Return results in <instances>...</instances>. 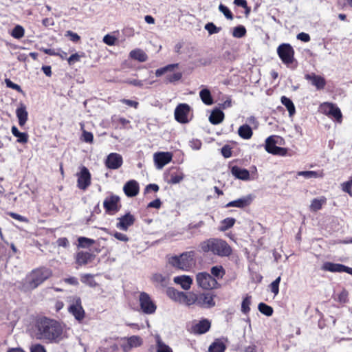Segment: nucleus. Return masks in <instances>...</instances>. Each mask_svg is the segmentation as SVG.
I'll return each mask as SVG.
<instances>
[{
	"mask_svg": "<svg viewBox=\"0 0 352 352\" xmlns=\"http://www.w3.org/2000/svg\"><path fill=\"white\" fill-rule=\"evenodd\" d=\"M130 57L140 62H145L148 58L146 54L140 49L132 50L130 52Z\"/></svg>",
	"mask_w": 352,
	"mask_h": 352,
	"instance_id": "36",
	"label": "nucleus"
},
{
	"mask_svg": "<svg viewBox=\"0 0 352 352\" xmlns=\"http://www.w3.org/2000/svg\"><path fill=\"white\" fill-rule=\"evenodd\" d=\"M5 82L8 87L16 90L18 92L22 91L21 87L19 85L14 83L11 80L6 78Z\"/></svg>",
	"mask_w": 352,
	"mask_h": 352,
	"instance_id": "56",
	"label": "nucleus"
},
{
	"mask_svg": "<svg viewBox=\"0 0 352 352\" xmlns=\"http://www.w3.org/2000/svg\"><path fill=\"white\" fill-rule=\"evenodd\" d=\"M322 270L331 272H346L352 275V268L340 263L325 262L322 266Z\"/></svg>",
	"mask_w": 352,
	"mask_h": 352,
	"instance_id": "18",
	"label": "nucleus"
},
{
	"mask_svg": "<svg viewBox=\"0 0 352 352\" xmlns=\"http://www.w3.org/2000/svg\"><path fill=\"white\" fill-rule=\"evenodd\" d=\"M33 331L36 339L46 340L50 343H58L66 337L65 325L45 316L36 320Z\"/></svg>",
	"mask_w": 352,
	"mask_h": 352,
	"instance_id": "1",
	"label": "nucleus"
},
{
	"mask_svg": "<svg viewBox=\"0 0 352 352\" xmlns=\"http://www.w3.org/2000/svg\"><path fill=\"white\" fill-rule=\"evenodd\" d=\"M210 272L212 276L218 279L222 278L226 274L225 270L221 265L213 266L210 270Z\"/></svg>",
	"mask_w": 352,
	"mask_h": 352,
	"instance_id": "41",
	"label": "nucleus"
},
{
	"mask_svg": "<svg viewBox=\"0 0 352 352\" xmlns=\"http://www.w3.org/2000/svg\"><path fill=\"white\" fill-rule=\"evenodd\" d=\"M105 212L109 215H114L121 208L120 198L116 195L107 197L103 202Z\"/></svg>",
	"mask_w": 352,
	"mask_h": 352,
	"instance_id": "10",
	"label": "nucleus"
},
{
	"mask_svg": "<svg viewBox=\"0 0 352 352\" xmlns=\"http://www.w3.org/2000/svg\"><path fill=\"white\" fill-rule=\"evenodd\" d=\"M123 190L127 197H133L138 195L140 186L137 181L132 179L124 185Z\"/></svg>",
	"mask_w": 352,
	"mask_h": 352,
	"instance_id": "22",
	"label": "nucleus"
},
{
	"mask_svg": "<svg viewBox=\"0 0 352 352\" xmlns=\"http://www.w3.org/2000/svg\"><path fill=\"white\" fill-rule=\"evenodd\" d=\"M199 96L202 102L206 105H210L213 103L212 97L210 90L208 89H204L200 91Z\"/></svg>",
	"mask_w": 352,
	"mask_h": 352,
	"instance_id": "38",
	"label": "nucleus"
},
{
	"mask_svg": "<svg viewBox=\"0 0 352 352\" xmlns=\"http://www.w3.org/2000/svg\"><path fill=\"white\" fill-rule=\"evenodd\" d=\"M184 178L183 172L177 167H171L165 173V180L170 184H179Z\"/></svg>",
	"mask_w": 352,
	"mask_h": 352,
	"instance_id": "12",
	"label": "nucleus"
},
{
	"mask_svg": "<svg viewBox=\"0 0 352 352\" xmlns=\"http://www.w3.org/2000/svg\"><path fill=\"white\" fill-rule=\"evenodd\" d=\"M182 298L179 302L185 303L187 305H192L196 304L197 294L193 292L185 293L180 294Z\"/></svg>",
	"mask_w": 352,
	"mask_h": 352,
	"instance_id": "33",
	"label": "nucleus"
},
{
	"mask_svg": "<svg viewBox=\"0 0 352 352\" xmlns=\"http://www.w3.org/2000/svg\"><path fill=\"white\" fill-rule=\"evenodd\" d=\"M342 186L343 191L347 192L348 194H349L351 196L352 195V192H351V186H352L351 177H350L349 181L343 183Z\"/></svg>",
	"mask_w": 352,
	"mask_h": 352,
	"instance_id": "60",
	"label": "nucleus"
},
{
	"mask_svg": "<svg viewBox=\"0 0 352 352\" xmlns=\"http://www.w3.org/2000/svg\"><path fill=\"white\" fill-rule=\"evenodd\" d=\"M85 56L84 53H82L81 55L78 53H75L72 54L68 58L67 62L69 65H73L76 63L79 62L80 60V58Z\"/></svg>",
	"mask_w": 352,
	"mask_h": 352,
	"instance_id": "55",
	"label": "nucleus"
},
{
	"mask_svg": "<svg viewBox=\"0 0 352 352\" xmlns=\"http://www.w3.org/2000/svg\"><path fill=\"white\" fill-rule=\"evenodd\" d=\"M235 222H236V219L232 217H227V218L224 219L221 221V230L226 231V230L231 228L232 227H233Z\"/></svg>",
	"mask_w": 352,
	"mask_h": 352,
	"instance_id": "44",
	"label": "nucleus"
},
{
	"mask_svg": "<svg viewBox=\"0 0 352 352\" xmlns=\"http://www.w3.org/2000/svg\"><path fill=\"white\" fill-rule=\"evenodd\" d=\"M277 54L282 63L288 68L294 69L298 66V61L295 58V51L289 43H281L276 49Z\"/></svg>",
	"mask_w": 352,
	"mask_h": 352,
	"instance_id": "5",
	"label": "nucleus"
},
{
	"mask_svg": "<svg viewBox=\"0 0 352 352\" xmlns=\"http://www.w3.org/2000/svg\"><path fill=\"white\" fill-rule=\"evenodd\" d=\"M70 302L71 304L68 307V312L77 321L81 322L85 318V311L82 305L81 298L79 296H73Z\"/></svg>",
	"mask_w": 352,
	"mask_h": 352,
	"instance_id": "8",
	"label": "nucleus"
},
{
	"mask_svg": "<svg viewBox=\"0 0 352 352\" xmlns=\"http://www.w3.org/2000/svg\"><path fill=\"white\" fill-rule=\"evenodd\" d=\"M16 114L19 120V124L21 126H24L28 118V113L25 106L22 104L20 107L17 108Z\"/></svg>",
	"mask_w": 352,
	"mask_h": 352,
	"instance_id": "27",
	"label": "nucleus"
},
{
	"mask_svg": "<svg viewBox=\"0 0 352 352\" xmlns=\"http://www.w3.org/2000/svg\"><path fill=\"white\" fill-rule=\"evenodd\" d=\"M152 280L154 283H160L162 285H164L166 282L165 278L160 274H154Z\"/></svg>",
	"mask_w": 352,
	"mask_h": 352,
	"instance_id": "59",
	"label": "nucleus"
},
{
	"mask_svg": "<svg viewBox=\"0 0 352 352\" xmlns=\"http://www.w3.org/2000/svg\"><path fill=\"white\" fill-rule=\"evenodd\" d=\"M219 10L224 14V16L230 20H232L234 16L232 12L229 10L228 7L223 4H220L219 6Z\"/></svg>",
	"mask_w": 352,
	"mask_h": 352,
	"instance_id": "54",
	"label": "nucleus"
},
{
	"mask_svg": "<svg viewBox=\"0 0 352 352\" xmlns=\"http://www.w3.org/2000/svg\"><path fill=\"white\" fill-rule=\"evenodd\" d=\"M205 29L210 34H213L219 32L221 30V28L217 27L213 23H208L205 25Z\"/></svg>",
	"mask_w": 352,
	"mask_h": 352,
	"instance_id": "52",
	"label": "nucleus"
},
{
	"mask_svg": "<svg viewBox=\"0 0 352 352\" xmlns=\"http://www.w3.org/2000/svg\"><path fill=\"white\" fill-rule=\"evenodd\" d=\"M80 140L86 143L92 144L94 142V135L91 132L83 130Z\"/></svg>",
	"mask_w": 352,
	"mask_h": 352,
	"instance_id": "50",
	"label": "nucleus"
},
{
	"mask_svg": "<svg viewBox=\"0 0 352 352\" xmlns=\"http://www.w3.org/2000/svg\"><path fill=\"white\" fill-rule=\"evenodd\" d=\"M246 29L242 25H239L233 29L232 36L235 38H242L246 34Z\"/></svg>",
	"mask_w": 352,
	"mask_h": 352,
	"instance_id": "46",
	"label": "nucleus"
},
{
	"mask_svg": "<svg viewBox=\"0 0 352 352\" xmlns=\"http://www.w3.org/2000/svg\"><path fill=\"white\" fill-rule=\"evenodd\" d=\"M230 171L232 175L239 179L248 181L250 178V172L245 168L233 166L231 167Z\"/></svg>",
	"mask_w": 352,
	"mask_h": 352,
	"instance_id": "25",
	"label": "nucleus"
},
{
	"mask_svg": "<svg viewBox=\"0 0 352 352\" xmlns=\"http://www.w3.org/2000/svg\"><path fill=\"white\" fill-rule=\"evenodd\" d=\"M190 111V107L188 104L182 103L177 106L175 110V120L182 124H186L189 122L188 116Z\"/></svg>",
	"mask_w": 352,
	"mask_h": 352,
	"instance_id": "13",
	"label": "nucleus"
},
{
	"mask_svg": "<svg viewBox=\"0 0 352 352\" xmlns=\"http://www.w3.org/2000/svg\"><path fill=\"white\" fill-rule=\"evenodd\" d=\"M239 135L244 139L249 140L253 135L252 128L248 124H243L238 129Z\"/></svg>",
	"mask_w": 352,
	"mask_h": 352,
	"instance_id": "32",
	"label": "nucleus"
},
{
	"mask_svg": "<svg viewBox=\"0 0 352 352\" xmlns=\"http://www.w3.org/2000/svg\"><path fill=\"white\" fill-rule=\"evenodd\" d=\"M319 109L321 113L329 117L333 118L338 122H342V112L336 104L324 102L320 105Z\"/></svg>",
	"mask_w": 352,
	"mask_h": 352,
	"instance_id": "9",
	"label": "nucleus"
},
{
	"mask_svg": "<svg viewBox=\"0 0 352 352\" xmlns=\"http://www.w3.org/2000/svg\"><path fill=\"white\" fill-rule=\"evenodd\" d=\"M297 175L303 176L305 178H322L324 175L323 170L314 171V170H305L298 171Z\"/></svg>",
	"mask_w": 352,
	"mask_h": 352,
	"instance_id": "34",
	"label": "nucleus"
},
{
	"mask_svg": "<svg viewBox=\"0 0 352 352\" xmlns=\"http://www.w3.org/2000/svg\"><path fill=\"white\" fill-rule=\"evenodd\" d=\"M77 186L81 190H86L91 185V176L85 166L81 168L80 172L78 173Z\"/></svg>",
	"mask_w": 352,
	"mask_h": 352,
	"instance_id": "14",
	"label": "nucleus"
},
{
	"mask_svg": "<svg viewBox=\"0 0 352 352\" xmlns=\"http://www.w3.org/2000/svg\"><path fill=\"white\" fill-rule=\"evenodd\" d=\"M24 34H25L24 28L21 25H17L12 30L11 36L12 37H14V38L20 39L22 37H23Z\"/></svg>",
	"mask_w": 352,
	"mask_h": 352,
	"instance_id": "45",
	"label": "nucleus"
},
{
	"mask_svg": "<svg viewBox=\"0 0 352 352\" xmlns=\"http://www.w3.org/2000/svg\"><path fill=\"white\" fill-rule=\"evenodd\" d=\"M223 119H224L223 112L221 110L218 109H214L212 111V113L209 117V120H210V123H212V124H219L221 122H222Z\"/></svg>",
	"mask_w": 352,
	"mask_h": 352,
	"instance_id": "28",
	"label": "nucleus"
},
{
	"mask_svg": "<svg viewBox=\"0 0 352 352\" xmlns=\"http://www.w3.org/2000/svg\"><path fill=\"white\" fill-rule=\"evenodd\" d=\"M216 296L210 293H200L197 294L196 305L201 307L211 308L215 306L214 298Z\"/></svg>",
	"mask_w": 352,
	"mask_h": 352,
	"instance_id": "15",
	"label": "nucleus"
},
{
	"mask_svg": "<svg viewBox=\"0 0 352 352\" xmlns=\"http://www.w3.org/2000/svg\"><path fill=\"white\" fill-rule=\"evenodd\" d=\"M258 309L261 313L267 316H271L274 312L273 308L264 302L259 303Z\"/></svg>",
	"mask_w": 352,
	"mask_h": 352,
	"instance_id": "42",
	"label": "nucleus"
},
{
	"mask_svg": "<svg viewBox=\"0 0 352 352\" xmlns=\"http://www.w3.org/2000/svg\"><path fill=\"white\" fill-rule=\"evenodd\" d=\"M52 270L45 266L33 269L21 282L20 290L23 292L32 291L52 277Z\"/></svg>",
	"mask_w": 352,
	"mask_h": 352,
	"instance_id": "2",
	"label": "nucleus"
},
{
	"mask_svg": "<svg viewBox=\"0 0 352 352\" xmlns=\"http://www.w3.org/2000/svg\"><path fill=\"white\" fill-rule=\"evenodd\" d=\"M182 77V74L180 72H175L173 74H167L164 78V82L165 84L173 83L179 81Z\"/></svg>",
	"mask_w": 352,
	"mask_h": 352,
	"instance_id": "39",
	"label": "nucleus"
},
{
	"mask_svg": "<svg viewBox=\"0 0 352 352\" xmlns=\"http://www.w3.org/2000/svg\"><path fill=\"white\" fill-rule=\"evenodd\" d=\"M174 282L180 285L182 288L188 290L192 284V279L190 276L186 275L178 276L174 278Z\"/></svg>",
	"mask_w": 352,
	"mask_h": 352,
	"instance_id": "26",
	"label": "nucleus"
},
{
	"mask_svg": "<svg viewBox=\"0 0 352 352\" xmlns=\"http://www.w3.org/2000/svg\"><path fill=\"white\" fill-rule=\"evenodd\" d=\"M96 255L93 253L80 251L76 254L75 262L79 266L85 265L94 261Z\"/></svg>",
	"mask_w": 352,
	"mask_h": 352,
	"instance_id": "21",
	"label": "nucleus"
},
{
	"mask_svg": "<svg viewBox=\"0 0 352 352\" xmlns=\"http://www.w3.org/2000/svg\"><path fill=\"white\" fill-rule=\"evenodd\" d=\"M183 292H179L174 288H169L168 290V296L174 299L175 301L180 302L182 296L180 294H183Z\"/></svg>",
	"mask_w": 352,
	"mask_h": 352,
	"instance_id": "49",
	"label": "nucleus"
},
{
	"mask_svg": "<svg viewBox=\"0 0 352 352\" xmlns=\"http://www.w3.org/2000/svg\"><path fill=\"white\" fill-rule=\"evenodd\" d=\"M276 141L274 136H270L265 140V151L271 154L284 156L287 154V149L285 148L277 146Z\"/></svg>",
	"mask_w": 352,
	"mask_h": 352,
	"instance_id": "11",
	"label": "nucleus"
},
{
	"mask_svg": "<svg viewBox=\"0 0 352 352\" xmlns=\"http://www.w3.org/2000/svg\"><path fill=\"white\" fill-rule=\"evenodd\" d=\"M31 352H47L45 347L41 344H36L31 346Z\"/></svg>",
	"mask_w": 352,
	"mask_h": 352,
	"instance_id": "64",
	"label": "nucleus"
},
{
	"mask_svg": "<svg viewBox=\"0 0 352 352\" xmlns=\"http://www.w3.org/2000/svg\"><path fill=\"white\" fill-rule=\"evenodd\" d=\"M280 280L281 277L278 276L270 285V290L275 296H276L279 292V284Z\"/></svg>",
	"mask_w": 352,
	"mask_h": 352,
	"instance_id": "51",
	"label": "nucleus"
},
{
	"mask_svg": "<svg viewBox=\"0 0 352 352\" xmlns=\"http://www.w3.org/2000/svg\"><path fill=\"white\" fill-rule=\"evenodd\" d=\"M177 67H178V64L175 63V64H170L164 67L159 68V69H156V71H155V76L157 77H160L168 72H173V69Z\"/></svg>",
	"mask_w": 352,
	"mask_h": 352,
	"instance_id": "40",
	"label": "nucleus"
},
{
	"mask_svg": "<svg viewBox=\"0 0 352 352\" xmlns=\"http://www.w3.org/2000/svg\"><path fill=\"white\" fill-rule=\"evenodd\" d=\"M252 201V198L251 195L243 197L241 198H239L238 199L232 201L228 202L225 207L229 208V207H236L239 208H244L245 207L249 206Z\"/></svg>",
	"mask_w": 352,
	"mask_h": 352,
	"instance_id": "23",
	"label": "nucleus"
},
{
	"mask_svg": "<svg viewBox=\"0 0 352 352\" xmlns=\"http://www.w3.org/2000/svg\"><path fill=\"white\" fill-rule=\"evenodd\" d=\"M226 349V346L219 339L215 340L209 346V352H224Z\"/></svg>",
	"mask_w": 352,
	"mask_h": 352,
	"instance_id": "35",
	"label": "nucleus"
},
{
	"mask_svg": "<svg viewBox=\"0 0 352 352\" xmlns=\"http://www.w3.org/2000/svg\"><path fill=\"white\" fill-rule=\"evenodd\" d=\"M234 3L237 6H241L245 9V13L248 14L250 11V7L248 6L247 1L245 0H234Z\"/></svg>",
	"mask_w": 352,
	"mask_h": 352,
	"instance_id": "57",
	"label": "nucleus"
},
{
	"mask_svg": "<svg viewBox=\"0 0 352 352\" xmlns=\"http://www.w3.org/2000/svg\"><path fill=\"white\" fill-rule=\"evenodd\" d=\"M157 352H173L171 348L161 340L157 342Z\"/></svg>",
	"mask_w": 352,
	"mask_h": 352,
	"instance_id": "53",
	"label": "nucleus"
},
{
	"mask_svg": "<svg viewBox=\"0 0 352 352\" xmlns=\"http://www.w3.org/2000/svg\"><path fill=\"white\" fill-rule=\"evenodd\" d=\"M296 38H297V39H298L302 42H305V43H307V42L310 41V40H311L310 36L307 33H305V32H300V33L298 34Z\"/></svg>",
	"mask_w": 352,
	"mask_h": 352,
	"instance_id": "63",
	"label": "nucleus"
},
{
	"mask_svg": "<svg viewBox=\"0 0 352 352\" xmlns=\"http://www.w3.org/2000/svg\"><path fill=\"white\" fill-rule=\"evenodd\" d=\"M326 203L327 198L324 196L320 197L319 199L315 198L311 201L309 206V209L311 212H317L322 209L323 205L326 204Z\"/></svg>",
	"mask_w": 352,
	"mask_h": 352,
	"instance_id": "31",
	"label": "nucleus"
},
{
	"mask_svg": "<svg viewBox=\"0 0 352 352\" xmlns=\"http://www.w3.org/2000/svg\"><path fill=\"white\" fill-rule=\"evenodd\" d=\"M211 322L208 319H202L198 323L192 326V332L195 334H204L209 331Z\"/></svg>",
	"mask_w": 352,
	"mask_h": 352,
	"instance_id": "24",
	"label": "nucleus"
},
{
	"mask_svg": "<svg viewBox=\"0 0 352 352\" xmlns=\"http://www.w3.org/2000/svg\"><path fill=\"white\" fill-rule=\"evenodd\" d=\"M250 304H251V296L247 295L243 300L241 303V311L247 314L250 311Z\"/></svg>",
	"mask_w": 352,
	"mask_h": 352,
	"instance_id": "47",
	"label": "nucleus"
},
{
	"mask_svg": "<svg viewBox=\"0 0 352 352\" xmlns=\"http://www.w3.org/2000/svg\"><path fill=\"white\" fill-rule=\"evenodd\" d=\"M127 342L131 347L140 346L142 343L141 338L138 336H131L128 338Z\"/></svg>",
	"mask_w": 352,
	"mask_h": 352,
	"instance_id": "48",
	"label": "nucleus"
},
{
	"mask_svg": "<svg viewBox=\"0 0 352 352\" xmlns=\"http://www.w3.org/2000/svg\"><path fill=\"white\" fill-rule=\"evenodd\" d=\"M221 154L225 158L232 156V148L229 145H225L221 148Z\"/></svg>",
	"mask_w": 352,
	"mask_h": 352,
	"instance_id": "58",
	"label": "nucleus"
},
{
	"mask_svg": "<svg viewBox=\"0 0 352 352\" xmlns=\"http://www.w3.org/2000/svg\"><path fill=\"white\" fill-rule=\"evenodd\" d=\"M305 78L314 86L317 90L324 89L327 84V81L323 76L317 75L315 73L305 74Z\"/></svg>",
	"mask_w": 352,
	"mask_h": 352,
	"instance_id": "20",
	"label": "nucleus"
},
{
	"mask_svg": "<svg viewBox=\"0 0 352 352\" xmlns=\"http://www.w3.org/2000/svg\"><path fill=\"white\" fill-rule=\"evenodd\" d=\"M199 247L204 253L210 252L221 257L229 256L232 252V248L226 241L217 238H210L202 241Z\"/></svg>",
	"mask_w": 352,
	"mask_h": 352,
	"instance_id": "3",
	"label": "nucleus"
},
{
	"mask_svg": "<svg viewBox=\"0 0 352 352\" xmlns=\"http://www.w3.org/2000/svg\"><path fill=\"white\" fill-rule=\"evenodd\" d=\"M117 220L116 228L123 231H127L129 228L135 223V217L129 212L118 218Z\"/></svg>",
	"mask_w": 352,
	"mask_h": 352,
	"instance_id": "17",
	"label": "nucleus"
},
{
	"mask_svg": "<svg viewBox=\"0 0 352 352\" xmlns=\"http://www.w3.org/2000/svg\"><path fill=\"white\" fill-rule=\"evenodd\" d=\"M138 301L140 309L144 314L151 315L156 311L157 305L148 293L141 292Z\"/></svg>",
	"mask_w": 352,
	"mask_h": 352,
	"instance_id": "7",
	"label": "nucleus"
},
{
	"mask_svg": "<svg viewBox=\"0 0 352 352\" xmlns=\"http://www.w3.org/2000/svg\"><path fill=\"white\" fill-rule=\"evenodd\" d=\"M12 135L17 138L16 142L20 144H26L28 142V134L27 133L20 132L16 126H12L11 129Z\"/></svg>",
	"mask_w": 352,
	"mask_h": 352,
	"instance_id": "29",
	"label": "nucleus"
},
{
	"mask_svg": "<svg viewBox=\"0 0 352 352\" xmlns=\"http://www.w3.org/2000/svg\"><path fill=\"white\" fill-rule=\"evenodd\" d=\"M280 101L281 103L287 108L290 116H292L296 113V108L291 99L283 96L281 97Z\"/></svg>",
	"mask_w": 352,
	"mask_h": 352,
	"instance_id": "37",
	"label": "nucleus"
},
{
	"mask_svg": "<svg viewBox=\"0 0 352 352\" xmlns=\"http://www.w3.org/2000/svg\"><path fill=\"white\" fill-rule=\"evenodd\" d=\"M173 153L170 152H157L153 155L155 164L157 168H162L172 161Z\"/></svg>",
	"mask_w": 352,
	"mask_h": 352,
	"instance_id": "19",
	"label": "nucleus"
},
{
	"mask_svg": "<svg viewBox=\"0 0 352 352\" xmlns=\"http://www.w3.org/2000/svg\"><path fill=\"white\" fill-rule=\"evenodd\" d=\"M56 244L58 247L67 248L69 245V242L66 237H60L57 239Z\"/></svg>",
	"mask_w": 352,
	"mask_h": 352,
	"instance_id": "61",
	"label": "nucleus"
},
{
	"mask_svg": "<svg viewBox=\"0 0 352 352\" xmlns=\"http://www.w3.org/2000/svg\"><path fill=\"white\" fill-rule=\"evenodd\" d=\"M196 252L193 250L175 255L168 258V263L175 269L190 271L196 264Z\"/></svg>",
	"mask_w": 352,
	"mask_h": 352,
	"instance_id": "4",
	"label": "nucleus"
},
{
	"mask_svg": "<svg viewBox=\"0 0 352 352\" xmlns=\"http://www.w3.org/2000/svg\"><path fill=\"white\" fill-rule=\"evenodd\" d=\"M78 247L82 248H89L91 245H92L95 243V241L94 239L87 238L85 236H80L78 239Z\"/></svg>",
	"mask_w": 352,
	"mask_h": 352,
	"instance_id": "43",
	"label": "nucleus"
},
{
	"mask_svg": "<svg viewBox=\"0 0 352 352\" xmlns=\"http://www.w3.org/2000/svg\"><path fill=\"white\" fill-rule=\"evenodd\" d=\"M197 285L203 289L209 290L220 287L217 279L206 272H199L196 275Z\"/></svg>",
	"mask_w": 352,
	"mask_h": 352,
	"instance_id": "6",
	"label": "nucleus"
},
{
	"mask_svg": "<svg viewBox=\"0 0 352 352\" xmlns=\"http://www.w3.org/2000/svg\"><path fill=\"white\" fill-rule=\"evenodd\" d=\"M112 235L118 240L119 241H124V242H127L129 241V237L124 234H122L121 232H114Z\"/></svg>",
	"mask_w": 352,
	"mask_h": 352,
	"instance_id": "62",
	"label": "nucleus"
},
{
	"mask_svg": "<svg viewBox=\"0 0 352 352\" xmlns=\"http://www.w3.org/2000/svg\"><path fill=\"white\" fill-rule=\"evenodd\" d=\"M122 164L123 158L120 154L117 153H109L104 161L106 167L112 170L118 169Z\"/></svg>",
	"mask_w": 352,
	"mask_h": 352,
	"instance_id": "16",
	"label": "nucleus"
},
{
	"mask_svg": "<svg viewBox=\"0 0 352 352\" xmlns=\"http://www.w3.org/2000/svg\"><path fill=\"white\" fill-rule=\"evenodd\" d=\"M95 275L91 274H82L80 275V281L90 287L95 288L98 284L95 280Z\"/></svg>",
	"mask_w": 352,
	"mask_h": 352,
	"instance_id": "30",
	"label": "nucleus"
}]
</instances>
